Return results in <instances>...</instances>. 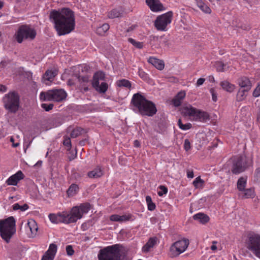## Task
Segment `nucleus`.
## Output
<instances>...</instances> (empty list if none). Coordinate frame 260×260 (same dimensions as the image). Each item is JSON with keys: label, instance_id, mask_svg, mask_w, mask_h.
<instances>
[{"label": "nucleus", "instance_id": "nucleus-13", "mask_svg": "<svg viewBox=\"0 0 260 260\" xmlns=\"http://www.w3.org/2000/svg\"><path fill=\"white\" fill-rule=\"evenodd\" d=\"M173 17V13L169 11L157 17L154 22V25L158 30L166 31L167 26L171 23Z\"/></svg>", "mask_w": 260, "mask_h": 260}, {"label": "nucleus", "instance_id": "nucleus-37", "mask_svg": "<svg viewBox=\"0 0 260 260\" xmlns=\"http://www.w3.org/2000/svg\"><path fill=\"white\" fill-rule=\"evenodd\" d=\"M57 250V246L56 244L54 243H51L50 244L49 246V248L48 250L46 252L47 254H49V255H53L55 257V255L56 253Z\"/></svg>", "mask_w": 260, "mask_h": 260}, {"label": "nucleus", "instance_id": "nucleus-46", "mask_svg": "<svg viewBox=\"0 0 260 260\" xmlns=\"http://www.w3.org/2000/svg\"><path fill=\"white\" fill-rule=\"evenodd\" d=\"M204 183V181L200 178V177H197L193 182V185L198 188L200 185H202Z\"/></svg>", "mask_w": 260, "mask_h": 260}, {"label": "nucleus", "instance_id": "nucleus-43", "mask_svg": "<svg viewBox=\"0 0 260 260\" xmlns=\"http://www.w3.org/2000/svg\"><path fill=\"white\" fill-rule=\"evenodd\" d=\"M63 138V144L68 147L67 150H70L72 146L70 138L67 136L64 137Z\"/></svg>", "mask_w": 260, "mask_h": 260}, {"label": "nucleus", "instance_id": "nucleus-64", "mask_svg": "<svg viewBox=\"0 0 260 260\" xmlns=\"http://www.w3.org/2000/svg\"><path fill=\"white\" fill-rule=\"evenodd\" d=\"M210 3L214 4V2H216L217 3H219L221 2L222 0H208Z\"/></svg>", "mask_w": 260, "mask_h": 260}, {"label": "nucleus", "instance_id": "nucleus-61", "mask_svg": "<svg viewBox=\"0 0 260 260\" xmlns=\"http://www.w3.org/2000/svg\"><path fill=\"white\" fill-rule=\"evenodd\" d=\"M20 205H19L18 203L15 204L13 206V209L14 210H17L18 209H20Z\"/></svg>", "mask_w": 260, "mask_h": 260}, {"label": "nucleus", "instance_id": "nucleus-25", "mask_svg": "<svg viewBox=\"0 0 260 260\" xmlns=\"http://www.w3.org/2000/svg\"><path fill=\"white\" fill-rule=\"evenodd\" d=\"M27 225L31 232V237H34L37 235L38 227L36 222L33 219L28 220Z\"/></svg>", "mask_w": 260, "mask_h": 260}, {"label": "nucleus", "instance_id": "nucleus-36", "mask_svg": "<svg viewBox=\"0 0 260 260\" xmlns=\"http://www.w3.org/2000/svg\"><path fill=\"white\" fill-rule=\"evenodd\" d=\"M109 29V25L107 23H105L102 26L96 28V32L100 35H103Z\"/></svg>", "mask_w": 260, "mask_h": 260}, {"label": "nucleus", "instance_id": "nucleus-10", "mask_svg": "<svg viewBox=\"0 0 260 260\" xmlns=\"http://www.w3.org/2000/svg\"><path fill=\"white\" fill-rule=\"evenodd\" d=\"M36 32L27 25H21L15 35V39L19 43H21L24 39L32 40L35 38Z\"/></svg>", "mask_w": 260, "mask_h": 260}, {"label": "nucleus", "instance_id": "nucleus-6", "mask_svg": "<svg viewBox=\"0 0 260 260\" xmlns=\"http://www.w3.org/2000/svg\"><path fill=\"white\" fill-rule=\"evenodd\" d=\"M5 108L11 113H16L19 107L20 97L16 91L5 94L3 99Z\"/></svg>", "mask_w": 260, "mask_h": 260}, {"label": "nucleus", "instance_id": "nucleus-39", "mask_svg": "<svg viewBox=\"0 0 260 260\" xmlns=\"http://www.w3.org/2000/svg\"><path fill=\"white\" fill-rule=\"evenodd\" d=\"M79 189L78 186L75 184H72L67 190V193L69 196H73L76 191Z\"/></svg>", "mask_w": 260, "mask_h": 260}, {"label": "nucleus", "instance_id": "nucleus-38", "mask_svg": "<svg viewBox=\"0 0 260 260\" xmlns=\"http://www.w3.org/2000/svg\"><path fill=\"white\" fill-rule=\"evenodd\" d=\"M146 201L147 204L148 210L149 211H153L156 208L155 204L152 202L151 197L147 196L146 197Z\"/></svg>", "mask_w": 260, "mask_h": 260}, {"label": "nucleus", "instance_id": "nucleus-57", "mask_svg": "<svg viewBox=\"0 0 260 260\" xmlns=\"http://www.w3.org/2000/svg\"><path fill=\"white\" fill-rule=\"evenodd\" d=\"M205 81V79L204 78H199L197 80V82L196 83L197 86H200L203 85V83H204Z\"/></svg>", "mask_w": 260, "mask_h": 260}, {"label": "nucleus", "instance_id": "nucleus-32", "mask_svg": "<svg viewBox=\"0 0 260 260\" xmlns=\"http://www.w3.org/2000/svg\"><path fill=\"white\" fill-rule=\"evenodd\" d=\"M87 132L81 127H77L74 128L71 133V137L72 138H77Z\"/></svg>", "mask_w": 260, "mask_h": 260}, {"label": "nucleus", "instance_id": "nucleus-18", "mask_svg": "<svg viewBox=\"0 0 260 260\" xmlns=\"http://www.w3.org/2000/svg\"><path fill=\"white\" fill-rule=\"evenodd\" d=\"M57 75L56 70H47L43 76L42 82L45 84H48V82H51Z\"/></svg>", "mask_w": 260, "mask_h": 260}, {"label": "nucleus", "instance_id": "nucleus-27", "mask_svg": "<svg viewBox=\"0 0 260 260\" xmlns=\"http://www.w3.org/2000/svg\"><path fill=\"white\" fill-rule=\"evenodd\" d=\"M123 12V11L121 8L114 9L109 12L108 16L111 19L120 17L122 16Z\"/></svg>", "mask_w": 260, "mask_h": 260}, {"label": "nucleus", "instance_id": "nucleus-53", "mask_svg": "<svg viewBox=\"0 0 260 260\" xmlns=\"http://www.w3.org/2000/svg\"><path fill=\"white\" fill-rule=\"evenodd\" d=\"M139 76L143 79L144 80H147L148 79V76L147 74H146L144 71L141 70H139Z\"/></svg>", "mask_w": 260, "mask_h": 260}, {"label": "nucleus", "instance_id": "nucleus-31", "mask_svg": "<svg viewBox=\"0 0 260 260\" xmlns=\"http://www.w3.org/2000/svg\"><path fill=\"white\" fill-rule=\"evenodd\" d=\"M102 175L103 172L100 168H95L88 173V177L91 178H97L101 177Z\"/></svg>", "mask_w": 260, "mask_h": 260}, {"label": "nucleus", "instance_id": "nucleus-28", "mask_svg": "<svg viewBox=\"0 0 260 260\" xmlns=\"http://www.w3.org/2000/svg\"><path fill=\"white\" fill-rule=\"evenodd\" d=\"M198 7L204 13L210 14L211 9L206 5L202 0H196Z\"/></svg>", "mask_w": 260, "mask_h": 260}, {"label": "nucleus", "instance_id": "nucleus-48", "mask_svg": "<svg viewBox=\"0 0 260 260\" xmlns=\"http://www.w3.org/2000/svg\"><path fill=\"white\" fill-rule=\"evenodd\" d=\"M69 153L68 155V159L70 161H71L77 157V151L75 150V152H74L73 150H69Z\"/></svg>", "mask_w": 260, "mask_h": 260}, {"label": "nucleus", "instance_id": "nucleus-62", "mask_svg": "<svg viewBox=\"0 0 260 260\" xmlns=\"http://www.w3.org/2000/svg\"><path fill=\"white\" fill-rule=\"evenodd\" d=\"M217 242L216 241H213V244H215ZM211 249L212 250H215L217 249V247L216 245L213 244L211 247Z\"/></svg>", "mask_w": 260, "mask_h": 260}, {"label": "nucleus", "instance_id": "nucleus-35", "mask_svg": "<svg viewBox=\"0 0 260 260\" xmlns=\"http://www.w3.org/2000/svg\"><path fill=\"white\" fill-rule=\"evenodd\" d=\"M246 178L244 177H240L237 182V188L238 190L240 191H243L245 189V186L246 185Z\"/></svg>", "mask_w": 260, "mask_h": 260}, {"label": "nucleus", "instance_id": "nucleus-42", "mask_svg": "<svg viewBox=\"0 0 260 260\" xmlns=\"http://www.w3.org/2000/svg\"><path fill=\"white\" fill-rule=\"evenodd\" d=\"M178 125L180 128L182 130H187L190 129L191 127V124L190 123H187L186 124H183L182 123L181 120L179 119L178 121Z\"/></svg>", "mask_w": 260, "mask_h": 260}, {"label": "nucleus", "instance_id": "nucleus-26", "mask_svg": "<svg viewBox=\"0 0 260 260\" xmlns=\"http://www.w3.org/2000/svg\"><path fill=\"white\" fill-rule=\"evenodd\" d=\"M193 218L195 220H198L200 222L205 224L209 220V216L203 213H199L193 216Z\"/></svg>", "mask_w": 260, "mask_h": 260}, {"label": "nucleus", "instance_id": "nucleus-45", "mask_svg": "<svg viewBox=\"0 0 260 260\" xmlns=\"http://www.w3.org/2000/svg\"><path fill=\"white\" fill-rule=\"evenodd\" d=\"M215 66L217 71L223 72L224 71V67H225V64H224L222 62L219 61L216 63Z\"/></svg>", "mask_w": 260, "mask_h": 260}, {"label": "nucleus", "instance_id": "nucleus-9", "mask_svg": "<svg viewBox=\"0 0 260 260\" xmlns=\"http://www.w3.org/2000/svg\"><path fill=\"white\" fill-rule=\"evenodd\" d=\"M67 96L66 92L61 89H53L47 92H42L40 98L41 100L54 102H61L65 100Z\"/></svg>", "mask_w": 260, "mask_h": 260}, {"label": "nucleus", "instance_id": "nucleus-60", "mask_svg": "<svg viewBox=\"0 0 260 260\" xmlns=\"http://www.w3.org/2000/svg\"><path fill=\"white\" fill-rule=\"evenodd\" d=\"M7 90V88L5 85H0V91L2 92H4L6 91Z\"/></svg>", "mask_w": 260, "mask_h": 260}, {"label": "nucleus", "instance_id": "nucleus-58", "mask_svg": "<svg viewBox=\"0 0 260 260\" xmlns=\"http://www.w3.org/2000/svg\"><path fill=\"white\" fill-rule=\"evenodd\" d=\"M187 176L188 178H192L194 177L193 172L192 171L187 170Z\"/></svg>", "mask_w": 260, "mask_h": 260}, {"label": "nucleus", "instance_id": "nucleus-56", "mask_svg": "<svg viewBox=\"0 0 260 260\" xmlns=\"http://www.w3.org/2000/svg\"><path fill=\"white\" fill-rule=\"evenodd\" d=\"M78 78L79 81L82 82H87L89 81V77L88 76H78Z\"/></svg>", "mask_w": 260, "mask_h": 260}, {"label": "nucleus", "instance_id": "nucleus-15", "mask_svg": "<svg viewBox=\"0 0 260 260\" xmlns=\"http://www.w3.org/2000/svg\"><path fill=\"white\" fill-rule=\"evenodd\" d=\"M24 177V174L21 171H18L16 174L10 176L6 181L8 185L15 186L18 182Z\"/></svg>", "mask_w": 260, "mask_h": 260}, {"label": "nucleus", "instance_id": "nucleus-52", "mask_svg": "<svg viewBox=\"0 0 260 260\" xmlns=\"http://www.w3.org/2000/svg\"><path fill=\"white\" fill-rule=\"evenodd\" d=\"M253 95L254 97L260 96V83L257 86L253 92Z\"/></svg>", "mask_w": 260, "mask_h": 260}, {"label": "nucleus", "instance_id": "nucleus-7", "mask_svg": "<svg viewBox=\"0 0 260 260\" xmlns=\"http://www.w3.org/2000/svg\"><path fill=\"white\" fill-rule=\"evenodd\" d=\"M181 113L185 116H189L193 120L205 122L209 119L208 113L205 111L198 110L191 105L183 107Z\"/></svg>", "mask_w": 260, "mask_h": 260}, {"label": "nucleus", "instance_id": "nucleus-47", "mask_svg": "<svg viewBox=\"0 0 260 260\" xmlns=\"http://www.w3.org/2000/svg\"><path fill=\"white\" fill-rule=\"evenodd\" d=\"M159 188L161 190L160 191L158 192V194L159 196H162L164 194H166L168 192V188L167 187L164 185H160Z\"/></svg>", "mask_w": 260, "mask_h": 260}, {"label": "nucleus", "instance_id": "nucleus-4", "mask_svg": "<svg viewBox=\"0 0 260 260\" xmlns=\"http://www.w3.org/2000/svg\"><path fill=\"white\" fill-rule=\"evenodd\" d=\"M16 233V220L13 216L0 220V235L7 243Z\"/></svg>", "mask_w": 260, "mask_h": 260}, {"label": "nucleus", "instance_id": "nucleus-19", "mask_svg": "<svg viewBox=\"0 0 260 260\" xmlns=\"http://www.w3.org/2000/svg\"><path fill=\"white\" fill-rule=\"evenodd\" d=\"M238 84L241 88L245 89L246 90H250L252 87V84L249 79L246 77H242L238 80Z\"/></svg>", "mask_w": 260, "mask_h": 260}, {"label": "nucleus", "instance_id": "nucleus-63", "mask_svg": "<svg viewBox=\"0 0 260 260\" xmlns=\"http://www.w3.org/2000/svg\"><path fill=\"white\" fill-rule=\"evenodd\" d=\"M134 146L136 147H139L140 146V142L138 140H135L134 141Z\"/></svg>", "mask_w": 260, "mask_h": 260}, {"label": "nucleus", "instance_id": "nucleus-30", "mask_svg": "<svg viewBox=\"0 0 260 260\" xmlns=\"http://www.w3.org/2000/svg\"><path fill=\"white\" fill-rule=\"evenodd\" d=\"M241 196L245 198H253L255 196L254 190L252 188L244 189L241 191Z\"/></svg>", "mask_w": 260, "mask_h": 260}, {"label": "nucleus", "instance_id": "nucleus-21", "mask_svg": "<svg viewBox=\"0 0 260 260\" xmlns=\"http://www.w3.org/2000/svg\"><path fill=\"white\" fill-rule=\"evenodd\" d=\"M132 218V215H119L117 214H113L110 216V219L113 221H118V222H123L129 220Z\"/></svg>", "mask_w": 260, "mask_h": 260}, {"label": "nucleus", "instance_id": "nucleus-23", "mask_svg": "<svg viewBox=\"0 0 260 260\" xmlns=\"http://www.w3.org/2000/svg\"><path fill=\"white\" fill-rule=\"evenodd\" d=\"M148 62L159 70L164 69L165 64L164 61L154 57H150L148 59Z\"/></svg>", "mask_w": 260, "mask_h": 260}, {"label": "nucleus", "instance_id": "nucleus-44", "mask_svg": "<svg viewBox=\"0 0 260 260\" xmlns=\"http://www.w3.org/2000/svg\"><path fill=\"white\" fill-rule=\"evenodd\" d=\"M253 179L254 182L260 183V168L255 170Z\"/></svg>", "mask_w": 260, "mask_h": 260}, {"label": "nucleus", "instance_id": "nucleus-22", "mask_svg": "<svg viewBox=\"0 0 260 260\" xmlns=\"http://www.w3.org/2000/svg\"><path fill=\"white\" fill-rule=\"evenodd\" d=\"M25 249L22 247H18L15 249L12 253V258L14 260H19L24 255Z\"/></svg>", "mask_w": 260, "mask_h": 260}, {"label": "nucleus", "instance_id": "nucleus-41", "mask_svg": "<svg viewBox=\"0 0 260 260\" xmlns=\"http://www.w3.org/2000/svg\"><path fill=\"white\" fill-rule=\"evenodd\" d=\"M128 41L129 43L133 44L135 47L138 49H142L143 47V43L136 41L132 38H128Z\"/></svg>", "mask_w": 260, "mask_h": 260}, {"label": "nucleus", "instance_id": "nucleus-11", "mask_svg": "<svg viewBox=\"0 0 260 260\" xmlns=\"http://www.w3.org/2000/svg\"><path fill=\"white\" fill-rule=\"evenodd\" d=\"M250 165L251 160H248L245 156H237L234 158L231 171L233 174H238L244 172Z\"/></svg>", "mask_w": 260, "mask_h": 260}, {"label": "nucleus", "instance_id": "nucleus-5", "mask_svg": "<svg viewBox=\"0 0 260 260\" xmlns=\"http://www.w3.org/2000/svg\"><path fill=\"white\" fill-rule=\"evenodd\" d=\"M90 209V205L88 203L80 204L79 206L73 207L70 213L68 212V223L76 222L78 219L82 218L83 214L87 213Z\"/></svg>", "mask_w": 260, "mask_h": 260}, {"label": "nucleus", "instance_id": "nucleus-20", "mask_svg": "<svg viewBox=\"0 0 260 260\" xmlns=\"http://www.w3.org/2000/svg\"><path fill=\"white\" fill-rule=\"evenodd\" d=\"M157 240L156 237L149 238L147 243L143 246L142 248V252L147 253L150 251V249L156 244Z\"/></svg>", "mask_w": 260, "mask_h": 260}, {"label": "nucleus", "instance_id": "nucleus-29", "mask_svg": "<svg viewBox=\"0 0 260 260\" xmlns=\"http://www.w3.org/2000/svg\"><path fill=\"white\" fill-rule=\"evenodd\" d=\"M220 85L223 89L229 92H233L235 89V85L227 81L221 82Z\"/></svg>", "mask_w": 260, "mask_h": 260}, {"label": "nucleus", "instance_id": "nucleus-54", "mask_svg": "<svg viewBox=\"0 0 260 260\" xmlns=\"http://www.w3.org/2000/svg\"><path fill=\"white\" fill-rule=\"evenodd\" d=\"M54 258V256L53 255H49V254H47V253L45 252L44 255L42 257L41 260H53Z\"/></svg>", "mask_w": 260, "mask_h": 260}, {"label": "nucleus", "instance_id": "nucleus-40", "mask_svg": "<svg viewBox=\"0 0 260 260\" xmlns=\"http://www.w3.org/2000/svg\"><path fill=\"white\" fill-rule=\"evenodd\" d=\"M105 78V74L103 72H98L93 76V81L104 80Z\"/></svg>", "mask_w": 260, "mask_h": 260}, {"label": "nucleus", "instance_id": "nucleus-12", "mask_svg": "<svg viewBox=\"0 0 260 260\" xmlns=\"http://www.w3.org/2000/svg\"><path fill=\"white\" fill-rule=\"evenodd\" d=\"M189 244V240L185 238L174 242L170 248L171 257H177L184 252L187 248Z\"/></svg>", "mask_w": 260, "mask_h": 260}, {"label": "nucleus", "instance_id": "nucleus-1", "mask_svg": "<svg viewBox=\"0 0 260 260\" xmlns=\"http://www.w3.org/2000/svg\"><path fill=\"white\" fill-rule=\"evenodd\" d=\"M49 18L54 24V28L59 36L68 34L75 28L74 13L69 8H63L60 11H51Z\"/></svg>", "mask_w": 260, "mask_h": 260}, {"label": "nucleus", "instance_id": "nucleus-17", "mask_svg": "<svg viewBox=\"0 0 260 260\" xmlns=\"http://www.w3.org/2000/svg\"><path fill=\"white\" fill-rule=\"evenodd\" d=\"M92 86L100 93H105L108 88V84L102 82L101 83L99 81H92Z\"/></svg>", "mask_w": 260, "mask_h": 260}, {"label": "nucleus", "instance_id": "nucleus-55", "mask_svg": "<svg viewBox=\"0 0 260 260\" xmlns=\"http://www.w3.org/2000/svg\"><path fill=\"white\" fill-rule=\"evenodd\" d=\"M184 148L186 151L190 149V143L188 139H185L184 140Z\"/></svg>", "mask_w": 260, "mask_h": 260}, {"label": "nucleus", "instance_id": "nucleus-33", "mask_svg": "<svg viewBox=\"0 0 260 260\" xmlns=\"http://www.w3.org/2000/svg\"><path fill=\"white\" fill-rule=\"evenodd\" d=\"M249 90H246L245 89L240 88L236 95V100L238 102L243 101L246 97V93Z\"/></svg>", "mask_w": 260, "mask_h": 260}, {"label": "nucleus", "instance_id": "nucleus-16", "mask_svg": "<svg viewBox=\"0 0 260 260\" xmlns=\"http://www.w3.org/2000/svg\"><path fill=\"white\" fill-rule=\"evenodd\" d=\"M147 5L153 12H158L162 10L163 6L159 0H146Z\"/></svg>", "mask_w": 260, "mask_h": 260}, {"label": "nucleus", "instance_id": "nucleus-3", "mask_svg": "<svg viewBox=\"0 0 260 260\" xmlns=\"http://www.w3.org/2000/svg\"><path fill=\"white\" fill-rule=\"evenodd\" d=\"M122 246L116 244L101 249L98 255L99 260H123Z\"/></svg>", "mask_w": 260, "mask_h": 260}, {"label": "nucleus", "instance_id": "nucleus-50", "mask_svg": "<svg viewBox=\"0 0 260 260\" xmlns=\"http://www.w3.org/2000/svg\"><path fill=\"white\" fill-rule=\"evenodd\" d=\"M66 251L67 254L70 256L73 255L74 253V250L71 245H68L66 246Z\"/></svg>", "mask_w": 260, "mask_h": 260}, {"label": "nucleus", "instance_id": "nucleus-24", "mask_svg": "<svg viewBox=\"0 0 260 260\" xmlns=\"http://www.w3.org/2000/svg\"><path fill=\"white\" fill-rule=\"evenodd\" d=\"M185 92L184 91L179 92L172 100V103L175 107L179 106L182 102V100L185 96Z\"/></svg>", "mask_w": 260, "mask_h": 260}, {"label": "nucleus", "instance_id": "nucleus-8", "mask_svg": "<svg viewBox=\"0 0 260 260\" xmlns=\"http://www.w3.org/2000/svg\"><path fill=\"white\" fill-rule=\"evenodd\" d=\"M245 243L247 248L260 258V235L254 232L249 233Z\"/></svg>", "mask_w": 260, "mask_h": 260}, {"label": "nucleus", "instance_id": "nucleus-49", "mask_svg": "<svg viewBox=\"0 0 260 260\" xmlns=\"http://www.w3.org/2000/svg\"><path fill=\"white\" fill-rule=\"evenodd\" d=\"M41 107L46 111H49L53 108V105L52 104H42L41 105Z\"/></svg>", "mask_w": 260, "mask_h": 260}, {"label": "nucleus", "instance_id": "nucleus-59", "mask_svg": "<svg viewBox=\"0 0 260 260\" xmlns=\"http://www.w3.org/2000/svg\"><path fill=\"white\" fill-rule=\"evenodd\" d=\"M28 205L26 204H24L23 206H20V210L21 211H24L28 209Z\"/></svg>", "mask_w": 260, "mask_h": 260}, {"label": "nucleus", "instance_id": "nucleus-14", "mask_svg": "<svg viewBox=\"0 0 260 260\" xmlns=\"http://www.w3.org/2000/svg\"><path fill=\"white\" fill-rule=\"evenodd\" d=\"M68 212L63 211L57 214L50 213L48 217L51 222L54 223H63L68 224L67 221Z\"/></svg>", "mask_w": 260, "mask_h": 260}, {"label": "nucleus", "instance_id": "nucleus-2", "mask_svg": "<svg viewBox=\"0 0 260 260\" xmlns=\"http://www.w3.org/2000/svg\"><path fill=\"white\" fill-rule=\"evenodd\" d=\"M131 103L142 116L151 117L157 112L155 105L139 92L133 95Z\"/></svg>", "mask_w": 260, "mask_h": 260}, {"label": "nucleus", "instance_id": "nucleus-34", "mask_svg": "<svg viewBox=\"0 0 260 260\" xmlns=\"http://www.w3.org/2000/svg\"><path fill=\"white\" fill-rule=\"evenodd\" d=\"M116 85L120 87H125L130 89L132 86L131 82L126 79L119 80L116 82Z\"/></svg>", "mask_w": 260, "mask_h": 260}, {"label": "nucleus", "instance_id": "nucleus-51", "mask_svg": "<svg viewBox=\"0 0 260 260\" xmlns=\"http://www.w3.org/2000/svg\"><path fill=\"white\" fill-rule=\"evenodd\" d=\"M210 92L212 94V99L214 102H216L217 100V93L214 88H212L210 89Z\"/></svg>", "mask_w": 260, "mask_h": 260}]
</instances>
